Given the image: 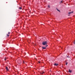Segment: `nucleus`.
Wrapping results in <instances>:
<instances>
[{"mask_svg":"<svg viewBox=\"0 0 75 75\" xmlns=\"http://www.w3.org/2000/svg\"><path fill=\"white\" fill-rule=\"evenodd\" d=\"M60 4H61V2H60Z\"/></svg>","mask_w":75,"mask_h":75,"instance_id":"nucleus-19","label":"nucleus"},{"mask_svg":"<svg viewBox=\"0 0 75 75\" xmlns=\"http://www.w3.org/2000/svg\"><path fill=\"white\" fill-rule=\"evenodd\" d=\"M8 34H10V32H8Z\"/></svg>","mask_w":75,"mask_h":75,"instance_id":"nucleus-17","label":"nucleus"},{"mask_svg":"<svg viewBox=\"0 0 75 75\" xmlns=\"http://www.w3.org/2000/svg\"><path fill=\"white\" fill-rule=\"evenodd\" d=\"M73 13V11H72L71 12H70L69 13V14H71V13Z\"/></svg>","mask_w":75,"mask_h":75,"instance_id":"nucleus-6","label":"nucleus"},{"mask_svg":"<svg viewBox=\"0 0 75 75\" xmlns=\"http://www.w3.org/2000/svg\"><path fill=\"white\" fill-rule=\"evenodd\" d=\"M39 62V64H40V62Z\"/></svg>","mask_w":75,"mask_h":75,"instance_id":"nucleus-18","label":"nucleus"},{"mask_svg":"<svg viewBox=\"0 0 75 75\" xmlns=\"http://www.w3.org/2000/svg\"><path fill=\"white\" fill-rule=\"evenodd\" d=\"M45 46L46 47H48V45H45Z\"/></svg>","mask_w":75,"mask_h":75,"instance_id":"nucleus-15","label":"nucleus"},{"mask_svg":"<svg viewBox=\"0 0 75 75\" xmlns=\"http://www.w3.org/2000/svg\"><path fill=\"white\" fill-rule=\"evenodd\" d=\"M61 3H62V2H63V1H61Z\"/></svg>","mask_w":75,"mask_h":75,"instance_id":"nucleus-11","label":"nucleus"},{"mask_svg":"<svg viewBox=\"0 0 75 75\" xmlns=\"http://www.w3.org/2000/svg\"><path fill=\"white\" fill-rule=\"evenodd\" d=\"M23 64H24V61H23Z\"/></svg>","mask_w":75,"mask_h":75,"instance_id":"nucleus-16","label":"nucleus"},{"mask_svg":"<svg viewBox=\"0 0 75 75\" xmlns=\"http://www.w3.org/2000/svg\"><path fill=\"white\" fill-rule=\"evenodd\" d=\"M66 65H68V62H67L66 63Z\"/></svg>","mask_w":75,"mask_h":75,"instance_id":"nucleus-12","label":"nucleus"},{"mask_svg":"<svg viewBox=\"0 0 75 75\" xmlns=\"http://www.w3.org/2000/svg\"><path fill=\"white\" fill-rule=\"evenodd\" d=\"M42 49H43L44 50H45V49H46V47H42Z\"/></svg>","mask_w":75,"mask_h":75,"instance_id":"nucleus-4","label":"nucleus"},{"mask_svg":"<svg viewBox=\"0 0 75 75\" xmlns=\"http://www.w3.org/2000/svg\"><path fill=\"white\" fill-rule=\"evenodd\" d=\"M54 65H55V66H58V64L55 63L54 64Z\"/></svg>","mask_w":75,"mask_h":75,"instance_id":"nucleus-2","label":"nucleus"},{"mask_svg":"<svg viewBox=\"0 0 75 75\" xmlns=\"http://www.w3.org/2000/svg\"><path fill=\"white\" fill-rule=\"evenodd\" d=\"M69 72H70V73H71V72H72V71H71L70 69H69Z\"/></svg>","mask_w":75,"mask_h":75,"instance_id":"nucleus-5","label":"nucleus"},{"mask_svg":"<svg viewBox=\"0 0 75 75\" xmlns=\"http://www.w3.org/2000/svg\"><path fill=\"white\" fill-rule=\"evenodd\" d=\"M57 10L58 11H59V12H60V11H59V10H58V9H57Z\"/></svg>","mask_w":75,"mask_h":75,"instance_id":"nucleus-9","label":"nucleus"},{"mask_svg":"<svg viewBox=\"0 0 75 75\" xmlns=\"http://www.w3.org/2000/svg\"><path fill=\"white\" fill-rule=\"evenodd\" d=\"M6 69L7 71H8L9 70V69H8V67H6Z\"/></svg>","mask_w":75,"mask_h":75,"instance_id":"nucleus-3","label":"nucleus"},{"mask_svg":"<svg viewBox=\"0 0 75 75\" xmlns=\"http://www.w3.org/2000/svg\"><path fill=\"white\" fill-rule=\"evenodd\" d=\"M7 36L8 37H9V35H8V34H7Z\"/></svg>","mask_w":75,"mask_h":75,"instance_id":"nucleus-13","label":"nucleus"},{"mask_svg":"<svg viewBox=\"0 0 75 75\" xmlns=\"http://www.w3.org/2000/svg\"><path fill=\"white\" fill-rule=\"evenodd\" d=\"M47 44H48V42H47V41L43 42L42 43V44L43 45H47Z\"/></svg>","mask_w":75,"mask_h":75,"instance_id":"nucleus-1","label":"nucleus"},{"mask_svg":"<svg viewBox=\"0 0 75 75\" xmlns=\"http://www.w3.org/2000/svg\"><path fill=\"white\" fill-rule=\"evenodd\" d=\"M7 59V58L6 57L4 59L5 61H6Z\"/></svg>","mask_w":75,"mask_h":75,"instance_id":"nucleus-10","label":"nucleus"},{"mask_svg":"<svg viewBox=\"0 0 75 75\" xmlns=\"http://www.w3.org/2000/svg\"><path fill=\"white\" fill-rule=\"evenodd\" d=\"M44 73V72H41V74H43Z\"/></svg>","mask_w":75,"mask_h":75,"instance_id":"nucleus-8","label":"nucleus"},{"mask_svg":"<svg viewBox=\"0 0 75 75\" xmlns=\"http://www.w3.org/2000/svg\"><path fill=\"white\" fill-rule=\"evenodd\" d=\"M74 44H75V42H74Z\"/></svg>","mask_w":75,"mask_h":75,"instance_id":"nucleus-20","label":"nucleus"},{"mask_svg":"<svg viewBox=\"0 0 75 75\" xmlns=\"http://www.w3.org/2000/svg\"><path fill=\"white\" fill-rule=\"evenodd\" d=\"M19 9H20V10H21L22 9V8L21 7H20L19 8Z\"/></svg>","mask_w":75,"mask_h":75,"instance_id":"nucleus-7","label":"nucleus"},{"mask_svg":"<svg viewBox=\"0 0 75 75\" xmlns=\"http://www.w3.org/2000/svg\"><path fill=\"white\" fill-rule=\"evenodd\" d=\"M48 7H50V5H48Z\"/></svg>","mask_w":75,"mask_h":75,"instance_id":"nucleus-14","label":"nucleus"}]
</instances>
